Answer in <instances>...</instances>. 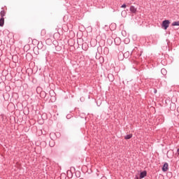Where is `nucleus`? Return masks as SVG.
<instances>
[{"mask_svg":"<svg viewBox=\"0 0 179 179\" xmlns=\"http://www.w3.org/2000/svg\"><path fill=\"white\" fill-rule=\"evenodd\" d=\"M138 11V9L136 8H135V6H130V12H131V13H136V12Z\"/></svg>","mask_w":179,"mask_h":179,"instance_id":"1","label":"nucleus"},{"mask_svg":"<svg viewBox=\"0 0 179 179\" xmlns=\"http://www.w3.org/2000/svg\"><path fill=\"white\" fill-rule=\"evenodd\" d=\"M169 169V164L167 163H165L162 167V171L164 172H166Z\"/></svg>","mask_w":179,"mask_h":179,"instance_id":"2","label":"nucleus"},{"mask_svg":"<svg viewBox=\"0 0 179 179\" xmlns=\"http://www.w3.org/2000/svg\"><path fill=\"white\" fill-rule=\"evenodd\" d=\"M146 176V171H143L140 174V179H143Z\"/></svg>","mask_w":179,"mask_h":179,"instance_id":"3","label":"nucleus"},{"mask_svg":"<svg viewBox=\"0 0 179 179\" xmlns=\"http://www.w3.org/2000/svg\"><path fill=\"white\" fill-rule=\"evenodd\" d=\"M162 29H164V30H166L167 27H169V23H162Z\"/></svg>","mask_w":179,"mask_h":179,"instance_id":"4","label":"nucleus"},{"mask_svg":"<svg viewBox=\"0 0 179 179\" xmlns=\"http://www.w3.org/2000/svg\"><path fill=\"white\" fill-rule=\"evenodd\" d=\"M131 138H132V134H128L124 136L125 140H129Z\"/></svg>","mask_w":179,"mask_h":179,"instance_id":"5","label":"nucleus"},{"mask_svg":"<svg viewBox=\"0 0 179 179\" xmlns=\"http://www.w3.org/2000/svg\"><path fill=\"white\" fill-rule=\"evenodd\" d=\"M0 15H1V17H4V16L6 15L5 10H1L0 13Z\"/></svg>","mask_w":179,"mask_h":179,"instance_id":"6","label":"nucleus"},{"mask_svg":"<svg viewBox=\"0 0 179 179\" xmlns=\"http://www.w3.org/2000/svg\"><path fill=\"white\" fill-rule=\"evenodd\" d=\"M4 22H5L4 17H1L0 23H4Z\"/></svg>","mask_w":179,"mask_h":179,"instance_id":"7","label":"nucleus"},{"mask_svg":"<svg viewBox=\"0 0 179 179\" xmlns=\"http://www.w3.org/2000/svg\"><path fill=\"white\" fill-rule=\"evenodd\" d=\"M162 23H169V20H165L162 21Z\"/></svg>","mask_w":179,"mask_h":179,"instance_id":"8","label":"nucleus"},{"mask_svg":"<svg viewBox=\"0 0 179 179\" xmlns=\"http://www.w3.org/2000/svg\"><path fill=\"white\" fill-rule=\"evenodd\" d=\"M121 8H127V5L126 4H122L121 6Z\"/></svg>","mask_w":179,"mask_h":179,"instance_id":"9","label":"nucleus"},{"mask_svg":"<svg viewBox=\"0 0 179 179\" xmlns=\"http://www.w3.org/2000/svg\"><path fill=\"white\" fill-rule=\"evenodd\" d=\"M172 26H179V23H175V24H172Z\"/></svg>","mask_w":179,"mask_h":179,"instance_id":"10","label":"nucleus"},{"mask_svg":"<svg viewBox=\"0 0 179 179\" xmlns=\"http://www.w3.org/2000/svg\"><path fill=\"white\" fill-rule=\"evenodd\" d=\"M161 72L163 73H166V70L164 69H162Z\"/></svg>","mask_w":179,"mask_h":179,"instance_id":"11","label":"nucleus"},{"mask_svg":"<svg viewBox=\"0 0 179 179\" xmlns=\"http://www.w3.org/2000/svg\"><path fill=\"white\" fill-rule=\"evenodd\" d=\"M4 26V23H0V27H3Z\"/></svg>","mask_w":179,"mask_h":179,"instance_id":"12","label":"nucleus"},{"mask_svg":"<svg viewBox=\"0 0 179 179\" xmlns=\"http://www.w3.org/2000/svg\"><path fill=\"white\" fill-rule=\"evenodd\" d=\"M127 55H129V52H126L124 54V57H125Z\"/></svg>","mask_w":179,"mask_h":179,"instance_id":"13","label":"nucleus"},{"mask_svg":"<svg viewBox=\"0 0 179 179\" xmlns=\"http://www.w3.org/2000/svg\"><path fill=\"white\" fill-rule=\"evenodd\" d=\"M123 13H125V11H122V15Z\"/></svg>","mask_w":179,"mask_h":179,"instance_id":"14","label":"nucleus"},{"mask_svg":"<svg viewBox=\"0 0 179 179\" xmlns=\"http://www.w3.org/2000/svg\"><path fill=\"white\" fill-rule=\"evenodd\" d=\"M173 23H179V21H178V22H174Z\"/></svg>","mask_w":179,"mask_h":179,"instance_id":"15","label":"nucleus"},{"mask_svg":"<svg viewBox=\"0 0 179 179\" xmlns=\"http://www.w3.org/2000/svg\"><path fill=\"white\" fill-rule=\"evenodd\" d=\"M111 26H113V24H111L110 25V28H111Z\"/></svg>","mask_w":179,"mask_h":179,"instance_id":"16","label":"nucleus"},{"mask_svg":"<svg viewBox=\"0 0 179 179\" xmlns=\"http://www.w3.org/2000/svg\"><path fill=\"white\" fill-rule=\"evenodd\" d=\"M177 152H178V154L179 155V150H178Z\"/></svg>","mask_w":179,"mask_h":179,"instance_id":"17","label":"nucleus"},{"mask_svg":"<svg viewBox=\"0 0 179 179\" xmlns=\"http://www.w3.org/2000/svg\"><path fill=\"white\" fill-rule=\"evenodd\" d=\"M113 25H115V24H113Z\"/></svg>","mask_w":179,"mask_h":179,"instance_id":"18","label":"nucleus"},{"mask_svg":"<svg viewBox=\"0 0 179 179\" xmlns=\"http://www.w3.org/2000/svg\"><path fill=\"white\" fill-rule=\"evenodd\" d=\"M178 150H179V149Z\"/></svg>","mask_w":179,"mask_h":179,"instance_id":"19","label":"nucleus"},{"mask_svg":"<svg viewBox=\"0 0 179 179\" xmlns=\"http://www.w3.org/2000/svg\"><path fill=\"white\" fill-rule=\"evenodd\" d=\"M80 179H83V178H80Z\"/></svg>","mask_w":179,"mask_h":179,"instance_id":"20","label":"nucleus"}]
</instances>
